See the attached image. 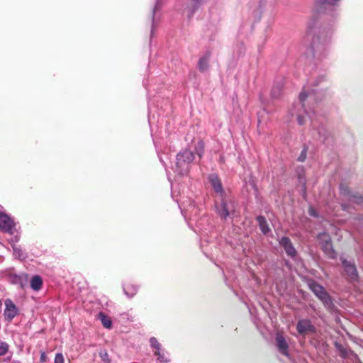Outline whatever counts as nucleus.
<instances>
[{
	"instance_id": "obj_31",
	"label": "nucleus",
	"mask_w": 363,
	"mask_h": 363,
	"mask_svg": "<svg viewBox=\"0 0 363 363\" xmlns=\"http://www.w3.org/2000/svg\"><path fill=\"white\" fill-rule=\"evenodd\" d=\"M355 199H356V202L357 203H361L363 201V198L362 196H358V197H356V196H354Z\"/></svg>"
},
{
	"instance_id": "obj_30",
	"label": "nucleus",
	"mask_w": 363,
	"mask_h": 363,
	"mask_svg": "<svg viewBox=\"0 0 363 363\" xmlns=\"http://www.w3.org/2000/svg\"><path fill=\"white\" fill-rule=\"evenodd\" d=\"M272 96L274 98H277L279 96V93L278 91L277 93L274 89L272 91Z\"/></svg>"
},
{
	"instance_id": "obj_8",
	"label": "nucleus",
	"mask_w": 363,
	"mask_h": 363,
	"mask_svg": "<svg viewBox=\"0 0 363 363\" xmlns=\"http://www.w3.org/2000/svg\"><path fill=\"white\" fill-rule=\"evenodd\" d=\"M276 341H277V348H278V350L279 351V352L285 356H289V352H288L289 345L286 341L285 337H284V335L281 333H277Z\"/></svg>"
},
{
	"instance_id": "obj_26",
	"label": "nucleus",
	"mask_w": 363,
	"mask_h": 363,
	"mask_svg": "<svg viewBox=\"0 0 363 363\" xmlns=\"http://www.w3.org/2000/svg\"><path fill=\"white\" fill-rule=\"evenodd\" d=\"M306 157V150H303L300 156L298 158V160L300 162H303Z\"/></svg>"
},
{
	"instance_id": "obj_5",
	"label": "nucleus",
	"mask_w": 363,
	"mask_h": 363,
	"mask_svg": "<svg viewBox=\"0 0 363 363\" xmlns=\"http://www.w3.org/2000/svg\"><path fill=\"white\" fill-rule=\"evenodd\" d=\"M342 262L345 272L347 275L348 279L351 281H357L358 279V273L355 265L346 259H342Z\"/></svg>"
},
{
	"instance_id": "obj_13",
	"label": "nucleus",
	"mask_w": 363,
	"mask_h": 363,
	"mask_svg": "<svg viewBox=\"0 0 363 363\" xmlns=\"http://www.w3.org/2000/svg\"><path fill=\"white\" fill-rule=\"evenodd\" d=\"M257 220L259 223V228H260L261 231L264 234H267L271 230L270 228L269 227L267 222L264 216H257Z\"/></svg>"
},
{
	"instance_id": "obj_3",
	"label": "nucleus",
	"mask_w": 363,
	"mask_h": 363,
	"mask_svg": "<svg viewBox=\"0 0 363 363\" xmlns=\"http://www.w3.org/2000/svg\"><path fill=\"white\" fill-rule=\"evenodd\" d=\"M5 306L4 313L5 320L11 321L18 314V308L11 299L5 301Z\"/></svg>"
},
{
	"instance_id": "obj_15",
	"label": "nucleus",
	"mask_w": 363,
	"mask_h": 363,
	"mask_svg": "<svg viewBox=\"0 0 363 363\" xmlns=\"http://www.w3.org/2000/svg\"><path fill=\"white\" fill-rule=\"evenodd\" d=\"M98 318L101 320L102 325L106 328H111L112 327V321L111 318L106 315L104 313L100 312L98 314Z\"/></svg>"
},
{
	"instance_id": "obj_16",
	"label": "nucleus",
	"mask_w": 363,
	"mask_h": 363,
	"mask_svg": "<svg viewBox=\"0 0 363 363\" xmlns=\"http://www.w3.org/2000/svg\"><path fill=\"white\" fill-rule=\"evenodd\" d=\"M150 342L151 346L155 349V354L158 357V359L162 358V356L160 354V344L157 340V338L152 337L150 339Z\"/></svg>"
},
{
	"instance_id": "obj_9",
	"label": "nucleus",
	"mask_w": 363,
	"mask_h": 363,
	"mask_svg": "<svg viewBox=\"0 0 363 363\" xmlns=\"http://www.w3.org/2000/svg\"><path fill=\"white\" fill-rule=\"evenodd\" d=\"M194 156L192 152L189 150H184L177 156V165H182V163L189 164L194 160Z\"/></svg>"
},
{
	"instance_id": "obj_21",
	"label": "nucleus",
	"mask_w": 363,
	"mask_h": 363,
	"mask_svg": "<svg viewBox=\"0 0 363 363\" xmlns=\"http://www.w3.org/2000/svg\"><path fill=\"white\" fill-rule=\"evenodd\" d=\"M9 345L0 340V356L6 354L9 351Z\"/></svg>"
},
{
	"instance_id": "obj_27",
	"label": "nucleus",
	"mask_w": 363,
	"mask_h": 363,
	"mask_svg": "<svg viewBox=\"0 0 363 363\" xmlns=\"http://www.w3.org/2000/svg\"><path fill=\"white\" fill-rule=\"evenodd\" d=\"M307 94L304 91L300 93L299 99L301 102H303L307 98Z\"/></svg>"
},
{
	"instance_id": "obj_32",
	"label": "nucleus",
	"mask_w": 363,
	"mask_h": 363,
	"mask_svg": "<svg viewBox=\"0 0 363 363\" xmlns=\"http://www.w3.org/2000/svg\"><path fill=\"white\" fill-rule=\"evenodd\" d=\"M194 2H199L200 0H192Z\"/></svg>"
},
{
	"instance_id": "obj_17",
	"label": "nucleus",
	"mask_w": 363,
	"mask_h": 363,
	"mask_svg": "<svg viewBox=\"0 0 363 363\" xmlns=\"http://www.w3.org/2000/svg\"><path fill=\"white\" fill-rule=\"evenodd\" d=\"M99 357L101 360L98 363H111V359L106 350H101Z\"/></svg>"
},
{
	"instance_id": "obj_25",
	"label": "nucleus",
	"mask_w": 363,
	"mask_h": 363,
	"mask_svg": "<svg viewBox=\"0 0 363 363\" xmlns=\"http://www.w3.org/2000/svg\"><path fill=\"white\" fill-rule=\"evenodd\" d=\"M308 213L310 216H313V217H315V218H318V212L316 211V210L315 208H313V207H310L309 209H308Z\"/></svg>"
},
{
	"instance_id": "obj_20",
	"label": "nucleus",
	"mask_w": 363,
	"mask_h": 363,
	"mask_svg": "<svg viewBox=\"0 0 363 363\" xmlns=\"http://www.w3.org/2000/svg\"><path fill=\"white\" fill-rule=\"evenodd\" d=\"M335 346H336V348L338 350L339 352H340V355L342 357V358H347V354H348V351L347 350L346 348H345L342 345L340 344H337L336 343L335 344Z\"/></svg>"
},
{
	"instance_id": "obj_29",
	"label": "nucleus",
	"mask_w": 363,
	"mask_h": 363,
	"mask_svg": "<svg viewBox=\"0 0 363 363\" xmlns=\"http://www.w3.org/2000/svg\"><path fill=\"white\" fill-rule=\"evenodd\" d=\"M297 120H298V123H299V125H303L304 123V120L302 116H298L297 118Z\"/></svg>"
},
{
	"instance_id": "obj_10",
	"label": "nucleus",
	"mask_w": 363,
	"mask_h": 363,
	"mask_svg": "<svg viewBox=\"0 0 363 363\" xmlns=\"http://www.w3.org/2000/svg\"><path fill=\"white\" fill-rule=\"evenodd\" d=\"M211 52H207L205 55L201 57L198 62V68L200 72H203L206 71L209 67V60L211 57Z\"/></svg>"
},
{
	"instance_id": "obj_12",
	"label": "nucleus",
	"mask_w": 363,
	"mask_h": 363,
	"mask_svg": "<svg viewBox=\"0 0 363 363\" xmlns=\"http://www.w3.org/2000/svg\"><path fill=\"white\" fill-rule=\"evenodd\" d=\"M123 290L128 296L133 297L136 294L138 289L135 285L130 282H125L123 285Z\"/></svg>"
},
{
	"instance_id": "obj_2",
	"label": "nucleus",
	"mask_w": 363,
	"mask_h": 363,
	"mask_svg": "<svg viewBox=\"0 0 363 363\" xmlns=\"http://www.w3.org/2000/svg\"><path fill=\"white\" fill-rule=\"evenodd\" d=\"M318 240L325 255L331 259L335 258L336 252L333 248L330 235L328 233H320L318 235Z\"/></svg>"
},
{
	"instance_id": "obj_22",
	"label": "nucleus",
	"mask_w": 363,
	"mask_h": 363,
	"mask_svg": "<svg viewBox=\"0 0 363 363\" xmlns=\"http://www.w3.org/2000/svg\"><path fill=\"white\" fill-rule=\"evenodd\" d=\"M339 0H316V4L319 6L335 5Z\"/></svg>"
},
{
	"instance_id": "obj_14",
	"label": "nucleus",
	"mask_w": 363,
	"mask_h": 363,
	"mask_svg": "<svg viewBox=\"0 0 363 363\" xmlns=\"http://www.w3.org/2000/svg\"><path fill=\"white\" fill-rule=\"evenodd\" d=\"M43 285V280L42 278L38 276L35 275L32 277L30 280V287L34 291H39Z\"/></svg>"
},
{
	"instance_id": "obj_28",
	"label": "nucleus",
	"mask_w": 363,
	"mask_h": 363,
	"mask_svg": "<svg viewBox=\"0 0 363 363\" xmlns=\"http://www.w3.org/2000/svg\"><path fill=\"white\" fill-rule=\"evenodd\" d=\"M46 359H47L46 354L44 352H42L40 354V362H46Z\"/></svg>"
},
{
	"instance_id": "obj_19",
	"label": "nucleus",
	"mask_w": 363,
	"mask_h": 363,
	"mask_svg": "<svg viewBox=\"0 0 363 363\" xmlns=\"http://www.w3.org/2000/svg\"><path fill=\"white\" fill-rule=\"evenodd\" d=\"M220 217L226 218L229 216V210L225 202L222 203V208L218 212Z\"/></svg>"
},
{
	"instance_id": "obj_18",
	"label": "nucleus",
	"mask_w": 363,
	"mask_h": 363,
	"mask_svg": "<svg viewBox=\"0 0 363 363\" xmlns=\"http://www.w3.org/2000/svg\"><path fill=\"white\" fill-rule=\"evenodd\" d=\"M195 150L199 157H201L204 152V142L202 140L198 142Z\"/></svg>"
},
{
	"instance_id": "obj_1",
	"label": "nucleus",
	"mask_w": 363,
	"mask_h": 363,
	"mask_svg": "<svg viewBox=\"0 0 363 363\" xmlns=\"http://www.w3.org/2000/svg\"><path fill=\"white\" fill-rule=\"evenodd\" d=\"M309 289L315 294V296L322 301L325 307L332 311L334 308V304L332 298L320 284L311 280L308 282Z\"/></svg>"
},
{
	"instance_id": "obj_4",
	"label": "nucleus",
	"mask_w": 363,
	"mask_h": 363,
	"mask_svg": "<svg viewBox=\"0 0 363 363\" xmlns=\"http://www.w3.org/2000/svg\"><path fill=\"white\" fill-rule=\"evenodd\" d=\"M297 331L301 335H305L308 333H315V329L308 319H302L298 321L296 325Z\"/></svg>"
},
{
	"instance_id": "obj_7",
	"label": "nucleus",
	"mask_w": 363,
	"mask_h": 363,
	"mask_svg": "<svg viewBox=\"0 0 363 363\" xmlns=\"http://www.w3.org/2000/svg\"><path fill=\"white\" fill-rule=\"evenodd\" d=\"M279 245L284 249L288 256L294 257L296 255V250L288 237L281 238L279 241Z\"/></svg>"
},
{
	"instance_id": "obj_6",
	"label": "nucleus",
	"mask_w": 363,
	"mask_h": 363,
	"mask_svg": "<svg viewBox=\"0 0 363 363\" xmlns=\"http://www.w3.org/2000/svg\"><path fill=\"white\" fill-rule=\"evenodd\" d=\"M13 226V220L9 216L5 213H0V230L11 234Z\"/></svg>"
},
{
	"instance_id": "obj_24",
	"label": "nucleus",
	"mask_w": 363,
	"mask_h": 363,
	"mask_svg": "<svg viewBox=\"0 0 363 363\" xmlns=\"http://www.w3.org/2000/svg\"><path fill=\"white\" fill-rule=\"evenodd\" d=\"M55 363H64V357L61 353H57L55 355Z\"/></svg>"
},
{
	"instance_id": "obj_11",
	"label": "nucleus",
	"mask_w": 363,
	"mask_h": 363,
	"mask_svg": "<svg viewBox=\"0 0 363 363\" xmlns=\"http://www.w3.org/2000/svg\"><path fill=\"white\" fill-rule=\"evenodd\" d=\"M208 180L216 192H221L223 191L221 182L216 174H210L208 177Z\"/></svg>"
},
{
	"instance_id": "obj_23",
	"label": "nucleus",
	"mask_w": 363,
	"mask_h": 363,
	"mask_svg": "<svg viewBox=\"0 0 363 363\" xmlns=\"http://www.w3.org/2000/svg\"><path fill=\"white\" fill-rule=\"evenodd\" d=\"M340 192L343 195L350 196V190L349 189V187L347 185H340Z\"/></svg>"
}]
</instances>
